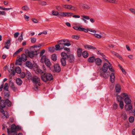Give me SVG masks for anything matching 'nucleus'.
<instances>
[{
  "instance_id": "1",
  "label": "nucleus",
  "mask_w": 135,
  "mask_h": 135,
  "mask_svg": "<svg viewBox=\"0 0 135 135\" xmlns=\"http://www.w3.org/2000/svg\"><path fill=\"white\" fill-rule=\"evenodd\" d=\"M11 128H7V132L9 135H17V131L21 130V127L19 126H16L13 124L11 126Z\"/></svg>"
},
{
  "instance_id": "2",
  "label": "nucleus",
  "mask_w": 135,
  "mask_h": 135,
  "mask_svg": "<svg viewBox=\"0 0 135 135\" xmlns=\"http://www.w3.org/2000/svg\"><path fill=\"white\" fill-rule=\"evenodd\" d=\"M108 66L107 63H105L103 65L102 70L100 71V76L105 79H107L109 76L110 73L107 71Z\"/></svg>"
},
{
  "instance_id": "3",
  "label": "nucleus",
  "mask_w": 135,
  "mask_h": 135,
  "mask_svg": "<svg viewBox=\"0 0 135 135\" xmlns=\"http://www.w3.org/2000/svg\"><path fill=\"white\" fill-rule=\"evenodd\" d=\"M32 80L35 85V86L33 88V89L35 90H37L39 86L41 85L40 78L37 76H34L32 77Z\"/></svg>"
},
{
  "instance_id": "4",
  "label": "nucleus",
  "mask_w": 135,
  "mask_h": 135,
  "mask_svg": "<svg viewBox=\"0 0 135 135\" xmlns=\"http://www.w3.org/2000/svg\"><path fill=\"white\" fill-rule=\"evenodd\" d=\"M41 78L42 80L45 82L48 81H50L53 79L52 75L50 73H44L43 75H41Z\"/></svg>"
},
{
  "instance_id": "5",
  "label": "nucleus",
  "mask_w": 135,
  "mask_h": 135,
  "mask_svg": "<svg viewBox=\"0 0 135 135\" xmlns=\"http://www.w3.org/2000/svg\"><path fill=\"white\" fill-rule=\"evenodd\" d=\"M39 49V48L37 50L30 51L28 50L27 51L28 55L30 58H32L35 55H37L38 54L37 52Z\"/></svg>"
},
{
  "instance_id": "6",
  "label": "nucleus",
  "mask_w": 135,
  "mask_h": 135,
  "mask_svg": "<svg viewBox=\"0 0 135 135\" xmlns=\"http://www.w3.org/2000/svg\"><path fill=\"white\" fill-rule=\"evenodd\" d=\"M55 71L57 73L60 72L61 70V68L58 64H56L54 66Z\"/></svg>"
},
{
  "instance_id": "7",
  "label": "nucleus",
  "mask_w": 135,
  "mask_h": 135,
  "mask_svg": "<svg viewBox=\"0 0 135 135\" xmlns=\"http://www.w3.org/2000/svg\"><path fill=\"white\" fill-rule=\"evenodd\" d=\"M69 42V40H68L64 39H62L57 41V43L59 45H63L64 46V42Z\"/></svg>"
},
{
  "instance_id": "8",
  "label": "nucleus",
  "mask_w": 135,
  "mask_h": 135,
  "mask_svg": "<svg viewBox=\"0 0 135 135\" xmlns=\"http://www.w3.org/2000/svg\"><path fill=\"white\" fill-rule=\"evenodd\" d=\"M6 103L5 102V100H2L1 102V106H0V111L3 110V109L6 107Z\"/></svg>"
},
{
  "instance_id": "9",
  "label": "nucleus",
  "mask_w": 135,
  "mask_h": 135,
  "mask_svg": "<svg viewBox=\"0 0 135 135\" xmlns=\"http://www.w3.org/2000/svg\"><path fill=\"white\" fill-rule=\"evenodd\" d=\"M68 59L69 62L71 63L73 62L75 60L74 57L72 54L70 55H69Z\"/></svg>"
},
{
  "instance_id": "10",
  "label": "nucleus",
  "mask_w": 135,
  "mask_h": 135,
  "mask_svg": "<svg viewBox=\"0 0 135 135\" xmlns=\"http://www.w3.org/2000/svg\"><path fill=\"white\" fill-rule=\"evenodd\" d=\"M125 108L126 110H132V106L130 105H129V104H126L125 106Z\"/></svg>"
},
{
  "instance_id": "11",
  "label": "nucleus",
  "mask_w": 135,
  "mask_h": 135,
  "mask_svg": "<svg viewBox=\"0 0 135 135\" xmlns=\"http://www.w3.org/2000/svg\"><path fill=\"white\" fill-rule=\"evenodd\" d=\"M95 61L96 64L98 66L100 65L102 62V60L99 58L95 59Z\"/></svg>"
},
{
  "instance_id": "12",
  "label": "nucleus",
  "mask_w": 135,
  "mask_h": 135,
  "mask_svg": "<svg viewBox=\"0 0 135 135\" xmlns=\"http://www.w3.org/2000/svg\"><path fill=\"white\" fill-rule=\"evenodd\" d=\"M115 89L117 92L120 93L121 91V88L120 85L119 84H116L115 86Z\"/></svg>"
},
{
  "instance_id": "13",
  "label": "nucleus",
  "mask_w": 135,
  "mask_h": 135,
  "mask_svg": "<svg viewBox=\"0 0 135 135\" xmlns=\"http://www.w3.org/2000/svg\"><path fill=\"white\" fill-rule=\"evenodd\" d=\"M81 16L83 17L81 18L82 20L85 23H87V21L85 19L87 20L89 19L90 18L89 16L85 15L82 16Z\"/></svg>"
},
{
  "instance_id": "14",
  "label": "nucleus",
  "mask_w": 135,
  "mask_h": 135,
  "mask_svg": "<svg viewBox=\"0 0 135 135\" xmlns=\"http://www.w3.org/2000/svg\"><path fill=\"white\" fill-rule=\"evenodd\" d=\"M110 81L112 83H113L114 82L115 79V76L114 73H112L111 74L110 76Z\"/></svg>"
},
{
  "instance_id": "15",
  "label": "nucleus",
  "mask_w": 135,
  "mask_h": 135,
  "mask_svg": "<svg viewBox=\"0 0 135 135\" xmlns=\"http://www.w3.org/2000/svg\"><path fill=\"white\" fill-rule=\"evenodd\" d=\"M124 101L125 103L127 104H130L131 102V99L128 97L125 98Z\"/></svg>"
},
{
  "instance_id": "16",
  "label": "nucleus",
  "mask_w": 135,
  "mask_h": 135,
  "mask_svg": "<svg viewBox=\"0 0 135 135\" xmlns=\"http://www.w3.org/2000/svg\"><path fill=\"white\" fill-rule=\"evenodd\" d=\"M5 102L7 106L9 107H10L12 105V102L8 99H6L5 100Z\"/></svg>"
},
{
  "instance_id": "17",
  "label": "nucleus",
  "mask_w": 135,
  "mask_h": 135,
  "mask_svg": "<svg viewBox=\"0 0 135 135\" xmlns=\"http://www.w3.org/2000/svg\"><path fill=\"white\" fill-rule=\"evenodd\" d=\"M16 82L17 85H21L22 83V81L20 78H17L16 79Z\"/></svg>"
},
{
  "instance_id": "18",
  "label": "nucleus",
  "mask_w": 135,
  "mask_h": 135,
  "mask_svg": "<svg viewBox=\"0 0 135 135\" xmlns=\"http://www.w3.org/2000/svg\"><path fill=\"white\" fill-rule=\"evenodd\" d=\"M26 65L30 69H32L33 66V65L31 62L29 61H27L26 62Z\"/></svg>"
},
{
  "instance_id": "19",
  "label": "nucleus",
  "mask_w": 135,
  "mask_h": 135,
  "mask_svg": "<svg viewBox=\"0 0 135 135\" xmlns=\"http://www.w3.org/2000/svg\"><path fill=\"white\" fill-rule=\"evenodd\" d=\"M61 55L62 57V58H63V59H68V56L66 53L64 52H62L61 53Z\"/></svg>"
},
{
  "instance_id": "20",
  "label": "nucleus",
  "mask_w": 135,
  "mask_h": 135,
  "mask_svg": "<svg viewBox=\"0 0 135 135\" xmlns=\"http://www.w3.org/2000/svg\"><path fill=\"white\" fill-rule=\"evenodd\" d=\"M20 58L21 59L22 61H25L27 60V56L26 55L24 54H22L21 57Z\"/></svg>"
},
{
  "instance_id": "21",
  "label": "nucleus",
  "mask_w": 135,
  "mask_h": 135,
  "mask_svg": "<svg viewBox=\"0 0 135 135\" xmlns=\"http://www.w3.org/2000/svg\"><path fill=\"white\" fill-rule=\"evenodd\" d=\"M84 47L85 48L88 49H92L93 50H94L96 49L95 47L94 46L87 45H85Z\"/></svg>"
},
{
  "instance_id": "22",
  "label": "nucleus",
  "mask_w": 135,
  "mask_h": 135,
  "mask_svg": "<svg viewBox=\"0 0 135 135\" xmlns=\"http://www.w3.org/2000/svg\"><path fill=\"white\" fill-rule=\"evenodd\" d=\"M1 112L3 113V115L5 116L6 118H8L9 117V115L7 111H4L2 110H1Z\"/></svg>"
},
{
  "instance_id": "23",
  "label": "nucleus",
  "mask_w": 135,
  "mask_h": 135,
  "mask_svg": "<svg viewBox=\"0 0 135 135\" xmlns=\"http://www.w3.org/2000/svg\"><path fill=\"white\" fill-rule=\"evenodd\" d=\"M46 65V66L48 67H49L51 64V63L49 59L47 58V59L44 62Z\"/></svg>"
},
{
  "instance_id": "24",
  "label": "nucleus",
  "mask_w": 135,
  "mask_h": 135,
  "mask_svg": "<svg viewBox=\"0 0 135 135\" xmlns=\"http://www.w3.org/2000/svg\"><path fill=\"white\" fill-rule=\"evenodd\" d=\"M95 58L94 56H92L90 57L88 59V61L90 62H93L95 61Z\"/></svg>"
},
{
  "instance_id": "25",
  "label": "nucleus",
  "mask_w": 135,
  "mask_h": 135,
  "mask_svg": "<svg viewBox=\"0 0 135 135\" xmlns=\"http://www.w3.org/2000/svg\"><path fill=\"white\" fill-rule=\"evenodd\" d=\"M47 59V58H46V56L45 55H43L41 57V62L44 63Z\"/></svg>"
},
{
  "instance_id": "26",
  "label": "nucleus",
  "mask_w": 135,
  "mask_h": 135,
  "mask_svg": "<svg viewBox=\"0 0 135 135\" xmlns=\"http://www.w3.org/2000/svg\"><path fill=\"white\" fill-rule=\"evenodd\" d=\"M82 49L81 48H79L77 50V54L78 56L79 57H80L82 54Z\"/></svg>"
},
{
  "instance_id": "27",
  "label": "nucleus",
  "mask_w": 135,
  "mask_h": 135,
  "mask_svg": "<svg viewBox=\"0 0 135 135\" xmlns=\"http://www.w3.org/2000/svg\"><path fill=\"white\" fill-rule=\"evenodd\" d=\"M61 62L62 65L63 66H65L66 65V59L61 58Z\"/></svg>"
},
{
  "instance_id": "28",
  "label": "nucleus",
  "mask_w": 135,
  "mask_h": 135,
  "mask_svg": "<svg viewBox=\"0 0 135 135\" xmlns=\"http://www.w3.org/2000/svg\"><path fill=\"white\" fill-rule=\"evenodd\" d=\"M15 71L18 74H20L21 73V68L19 67H17L15 68Z\"/></svg>"
},
{
  "instance_id": "29",
  "label": "nucleus",
  "mask_w": 135,
  "mask_h": 135,
  "mask_svg": "<svg viewBox=\"0 0 135 135\" xmlns=\"http://www.w3.org/2000/svg\"><path fill=\"white\" fill-rule=\"evenodd\" d=\"M22 61L21 59L19 58L18 60H16L15 64L16 65H21Z\"/></svg>"
},
{
  "instance_id": "30",
  "label": "nucleus",
  "mask_w": 135,
  "mask_h": 135,
  "mask_svg": "<svg viewBox=\"0 0 135 135\" xmlns=\"http://www.w3.org/2000/svg\"><path fill=\"white\" fill-rule=\"evenodd\" d=\"M62 7L65 8H66L69 9H71V5L67 4H64L62 5Z\"/></svg>"
},
{
  "instance_id": "31",
  "label": "nucleus",
  "mask_w": 135,
  "mask_h": 135,
  "mask_svg": "<svg viewBox=\"0 0 135 135\" xmlns=\"http://www.w3.org/2000/svg\"><path fill=\"white\" fill-rule=\"evenodd\" d=\"M81 6L84 9H88L90 8V7L88 5L85 4H82Z\"/></svg>"
},
{
  "instance_id": "32",
  "label": "nucleus",
  "mask_w": 135,
  "mask_h": 135,
  "mask_svg": "<svg viewBox=\"0 0 135 135\" xmlns=\"http://www.w3.org/2000/svg\"><path fill=\"white\" fill-rule=\"evenodd\" d=\"M82 55L83 57L85 58H86L88 57V52L86 51H84L82 54Z\"/></svg>"
},
{
  "instance_id": "33",
  "label": "nucleus",
  "mask_w": 135,
  "mask_h": 135,
  "mask_svg": "<svg viewBox=\"0 0 135 135\" xmlns=\"http://www.w3.org/2000/svg\"><path fill=\"white\" fill-rule=\"evenodd\" d=\"M105 2H108L112 3H116L117 1L116 0H104Z\"/></svg>"
},
{
  "instance_id": "34",
  "label": "nucleus",
  "mask_w": 135,
  "mask_h": 135,
  "mask_svg": "<svg viewBox=\"0 0 135 135\" xmlns=\"http://www.w3.org/2000/svg\"><path fill=\"white\" fill-rule=\"evenodd\" d=\"M51 59L54 61H56L57 59V57L55 54H53L51 56Z\"/></svg>"
},
{
  "instance_id": "35",
  "label": "nucleus",
  "mask_w": 135,
  "mask_h": 135,
  "mask_svg": "<svg viewBox=\"0 0 135 135\" xmlns=\"http://www.w3.org/2000/svg\"><path fill=\"white\" fill-rule=\"evenodd\" d=\"M22 50H23V49L22 48L19 49L17 51H16L15 52V53L13 55V56H14L18 54L20 52H21Z\"/></svg>"
},
{
  "instance_id": "36",
  "label": "nucleus",
  "mask_w": 135,
  "mask_h": 135,
  "mask_svg": "<svg viewBox=\"0 0 135 135\" xmlns=\"http://www.w3.org/2000/svg\"><path fill=\"white\" fill-rule=\"evenodd\" d=\"M8 84L7 83H5L4 85V86L3 88L4 90H6L7 91H9L8 90Z\"/></svg>"
},
{
  "instance_id": "37",
  "label": "nucleus",
  "mask_w": 135,
  "mask_h": 135,
  "mask_svg": "<svg viewBox=\"0 0 135 135\" xmlns=\"http://www.w3.org/2000/svg\"><path fill=\"white\" fill-rule=\"evenodd\" d=\"M123 98L120 96L117 95V100L118 102H120L122 101Z\"/></svg>"
},
{
  "instance_id": "38",
  "label": "nucleus",
  "mask_w": 135,
  "mask_h": 135,
  "mask_svg": "<svg viewBox=\"0 0 135 135\" xmlns=\"http://www.w3.org/2000/svg\"><path fill=\"white\" fill-rule=\"evenodd\" d=\"M11 39L9 38L8 39L7 41V42H6L4 43V45H11Z\"/></svg>"
},
{
  "instance_id": "39",
  "label": "nucleus",
  "mask_w": 135,
  "mask_h": 135,
  "mask_svg": "<svg viewBox=\"0 0 135 135\" xmlns=\"http://www.w3.org/2000/svg\"><path fill=\"white\" fill-rule=\"evenodd\" d=\"M22 9L23 10L28 11L29 9V8L27 6H25L22 7Z\"/></svg>"
},
{
  "instance_id": "40",
  "label": "nucleus",
  "mask_w": 135,
  "mask_h": 135,
  "mask_svg": "<svg viewBox=\"0 0 135 135\" xmlns=\"http://www.w3.org/2000/svg\"><path fill=\"white\" fill-rule=\"evenodd\" d=\"M55 49L56 51L59 50L61 49L60 46V45L59 44H58L57 45H56L55 46Z\"/></svg>"
},
{
  "instance_id": "41",
  "label": "nucleus",
  "mask_w": 135,
  "mask_h": 135,
  "mask_svg": "<svg viewBox=\"0 0 135 135\" xmlns=\"http://www.w3.org/2000/svg\"><path fill=\"white\" fill-rule=\"evenodd\" d=\"M59 14L62 17H67V12H60Z\"/></svg>"
},
{
  "instance_id": "42",
  "label": "nucleus",
  "mask_w": 135,
  "mask_h": 135,
  "mask_svg": "<svg viewBox=\"0 0 135 135\" xmlns=\"http://www.w3.org/2000/svg\"><path fill=\"white\" fill-rule=\"evenodd\" d=\"M36 73L38 74H41L44 73V72L40 69H37L36 70Z\"/></svg>"
},
{
  "instance_id": "43",
  "label": "nucleus",
  "mask_w": 135,
  "mask_h": 135,
  "mask_svg": "<svg viewBox=\"0 0 135 135\" xmlns=\"http://www.w3.org/2000/svg\"><path fill=\"white\" fill-rule=\"evenodd\" d=\"M14 67V64H11L10 65V69H9V72H11L13 70Z\"/></svg>"
},
{
  "instance_id": "44",
  "label": "nucleus",
  "mask_w": 135,
  "mask_h": 135,
  "mask_svg": "<svg viewBox=\"0 0 135 135\" xmlns=\"http://www.w3.org/2000/svg\"><path fill=\"white\" fill-rule=\"evenodd\" d=\"M134 117L132 116L130 117L129 118V122L132 123L134 122Z\"/></svg>"
},
{
  "instance_id": "45",
  "label": "nucleus",
  "mask_w": 135,
  "mask_h": 135,
  "mask_svg": "<svg viewBox=\"0 0 135 135\" xmlns=\"http://www.w3.org/2000/svg\"><path fill=\"white\" fill-rule=\"evenodd\" d=\"M119 105L120 108L122 109L123 108V107L124 106V103L123 101H122L120 102H119Z\"/></svg>"
},
{
  "instance_id": "46",
  "label": "nucleus",
  "mask_w": 135,
  "mask_h": 135,
  "mask_svg": "<svg viewBox=\"0 0 135 135\" xmlns=\"http://www.w3.org/2000/svg\"><path fill=\"white\" fill-rule=\"evenodd\" d=\"M11 87L14 91H15L17 90V88L16 87H15L13 83H12L11 85Z\"/></svg>"
},
{
  "instance_id": "47",
  "label": "nucleus",
  "mask_w": 135,
  "mask_h": 135,
  "mask_svg": "<svg viewBox=\"0 0 135 135\" xmlns=\"http://www.w3.org/2000/svg\"><path fill=\"white\" fill-rule=\"evenodd\" d=\"M117 54L115 56H116L117 57L119 58L120 60H121L122 61H123V59L122 57L119 55L118 53H117Z\"/></svg>"
},
{
  "instance_id": "48",
  "label": "nucleus",
  "mask_w": 135,
  "mask_h": 135,
  "mask_svg": "<svg viewBox=\"0 0 135 135\" xmlns=\"http://www.w3.org/2000/svg\"><path fill=\"white\" fill-rule=\"evenodd\" d=\"M52 14L53 15L57 16L59 13L58 12L53 10L52 11Z\"/></svg>"
},
{
  "instance_id": "49",
  "label": "nucleus",
  "mask_w": 135,
  "mask_h": 135,
  "mask_svg": "<svg viewBox=\"0 0 135 135\" xmlns=\"http://www.w3.org/2000/svg\"><path fill=\"white\" fill-rule=\"evenodd\" d=\"M20 75L21 78H24L26 75L25 73L24 72H22L21 73Z\"/></svg>"
},
{
  "instance_id": "50",
  "label": "nucleus",
  "mask_w": 135,
  "mask_h": 135,
  "mask_svg": "<svg viewBox=\"0 0 135 135\" xmlns=\"http://www.w3.org/2000/svg\"><path fill=\"white\" fill-rule=\"evenodd\" d=\"M8 91V92H5L4 93L5 96L6 97V99H8L9 98L10 95L9 91Z\"/></svg>"
},
{
  "instance_id": "51",
  "label": "nucleus",
  "mask_w": 135,
  "mask_h": 135,
  "mask_svg": "<svg viewBox=\"0 0 135 135\" xmlns=\"http://www.w3.org/2000/svg\"><path fill=\"white\" fill-rule=\"evenodd\" d=\"M70 10H71L75 11L77 10L78 8L76 7L71 6V9H70Z\"/></svg>"
},
{
  "instance_id": "52",
  "label": "nucleus",
  "mask_w": 135,
  "mask_h": 135,
  "mask_svg": "<svg viewBox=\"0 0 135 135\" xmlns=\"http://www.w3.org/2000/svg\"><path fill=\"white\" fill-rule=\"evenodd\" d=\"M56 9L59 11H62V8L60 6H57L56 7Z\"/></svg>"
},
{
  "instance_id": "53",
  "label": "nucleus",
  "mask_w": 135,
  "mask_h": 135,
  "mask_svg": "<svg viewBox=\"0 0 135 135\" xmlns=\"http://www.w3.org/2000/svg\"><path fill=\"white\" fill-rule=\"evenodd\" d=\"M122 97L123 98L125 97H127L128 96L127 94H126L124 93H122L121 94Z\"/></svg>"
},
{
  "instance_id": "54",
  "label": "nucleus",
  "mask_w": 135,
  "mask_h": 135,
  "mask_svg": "<svg viewBox=\"0 0 135 135\" xmlns=\"http://www.w3.org/2000/svg\"><path fill=\"white\" fill-rule=\"evenodd\" d=\"M73 14L72 12H67V17H70L73 15Z\"/></svg>"
},
{
  "instance_id": "55",
  "label": "nucleus",
  "mask_w": 135,
  "mask_h": 135,
  "mask_svg": "<svg viewBox=\"0 0 135 135\" xmlns=\"http://www.w3.org/2000/svg\"><path fill=\"white\" fill-rule=\"evenodd\" d=\"M26 74V75L28 77V78H30L31 76V73L29 71H27Z\"/></svg>"
},
{
  "instance_id": "56",
  "label": "nucleus",
  "mask_w": 135,
  "mask_h": 135,
  "mask_svg": "<svg viewBox=\"0 0 135 135\" xmlns=\"http://www.w3.org/2000/svg\"><path fill=\"white\" fill-rule=\"evenodd\" d=\"M81 27H78L76 26H74V27L73 28L75 30H78L79 31H81Z\"/></svg>"
},
{
  "instance_id": "57",
  "label": "nucleus",
  "mask_w": 135,
  "mask_h": 135,
  "mask_svg": "<svg viewBox=\"0 0 135 135\" xmlns=\"http://www.w3.org/2000/svg\"><path fill=\"white\" fill-rule=\"evenodd\" d=\"M31 42L32 43H35L36 41V38H31Z\"/></svg>"
},
{
  "instance_id": "58",
  "label": "nucleus",
  "mask_w": 135,
  "mask_h": 135,
  "mask_svg": "<svg viewBox=\"0 0 135 135\" xmlns=\"http://www.w3.org/2000/svg\"><path fill=\"white\" fill-rule=\"evenodd\" d=\"M94 35L96 37L99 38H100L102 37V36L100 35L99 34L95 33L94 34Z\"/></svg>"
},
{
  "instance_id": "59",
  "label": "nucleus",
  "mask_w": 135,
  "mask_h": 135,
  "mask_svg": "<svg viewBox=\"0 0 135 135\" xmlns=\"http://www.w3.org/2000/svg\"><path fill=\"white\" fill-rule=\"evenodd\" d=\"M22 34H23V32H21V35L18 38V40L20 41H22V40L23 39V37H22Z\"/></svg>"
},
{
  "instance_id": "60",
  "label": "nucleus",
  "mask_w": 135,
  "mask_h": 135,
  "mask_svg": "<svg viewBox=\"0 0 135 135\" xmlns=\"http://www.w3.org/2000/svg\"><path fill=\"white\" fill-rule=\"evenodd\" d=\"M81 31H83L85 32H87L88 31V28L86 29L84 28H81Z\"/></svg>"
},
{
  "instance_id": "61",
  "label": "nucleus",
  "mask_w": 135,
  "mask_h": 135,
  "mask_svg": "<svg viewBox=\"0 0 135 135\" xmlns=\"http://www.w3.org/2000/svg\"><path fill=\"white\" fill-rule=\"evenodd\" d=\"M72 38L74 39L78 40L79 38V37L77 36L74 35L72 36Z\"/></svg>"
},
{
  "instance_id": "62",
  "label": "nucleus",
  "mask_w": 135,
  "mask_h": 135,
  "mask_svg": "<svg viewBox=\"0 0 135 135\" xmlns=\"http://www.w3.org/2000/svg\"><path fill=\"white\" fill-rule=\"evenodd\" d=\"M19 33L18 32H16L14 34V36L15 38L17 37L19 35Z\"/></svg>"
},
{
  "instance_id": "63",
  "label": "nucleus",
  "mask_w": 135,
  "mask_h": 135,
  "mask_svg": "<svg viewBox=\"0 0 135 135\" xmlns=\"http://www.w3.org/2000/svg\"><path fill=\"white\" fill-rule=\"evenodd\" d=\"M117 104L116 103H114L113 105V107L114 109H116L117 108Z\"/></svg>"
},
{
  "instance_id": "64",
  "label": "nucleus",
  "mask_w": 135,
  "mask_h": 135,
  "mask_svg": "<svg viewBox=\"0 0 135 135\" xmlns=\"http://www.w3.org/2000/svg\"><path fill=\"white\" fill-rule=\"evenodd\" d=\"M64 47L66 46H69L71 45V44L69 43V42H66V43L64 42Z\"/></svg>"
}]
</instances>
